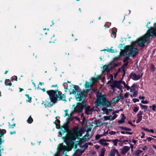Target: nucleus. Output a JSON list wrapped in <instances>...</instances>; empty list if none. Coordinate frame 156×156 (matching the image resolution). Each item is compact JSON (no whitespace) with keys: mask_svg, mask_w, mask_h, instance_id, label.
I'll return each mask as SVG.
<instances>
[{"mask_svg":"<svg viewBox=\"0 0 156 156\" xmlns=\"http://www.w3.org/2000/svg\"><path fill=\"white\" fill-rule=\"evenodd\" d=\"M121 98V96L119 95L117 97L114 98L113 99V102L115 103H117L119 99Z\"/></svg>","mask_w":156,"mask_h":156,"instance_id":"19","label":"nucleus"},{"mask_svg":"<svg viewBox=\"0 0 156 156\" xmlns=\"http://www.w3.org/2000/svg\"><path fill=\"white\" fill-rule=\"evenodd\" d=\"M119 111H120V110H117V111H115L114 112H112V114L113 115H116L115 113H118Z\"/></svg>","mask_w":156,"mask_h":156,"instance_id":"50","label":"nucleus"},{"mask_svg":"<svg viewBox=\"0 0 156 156\" xmlns=\"http://www.w3.org/2000/svg\"><path fill=\"white\" fill-rule=\"evenodd\" d=\"M128 123L130 125H131V126H134V127L135 126L134 125H133V124L131 122H128Z\"/></svg>","mask_w":156,"mask_h":156,"instance_id":"56","label":"nucleus"},{"mask_svg":"<svg viewBox=\"0 0 156 156\" xmlns=\"http://www.w3.org/2000/svg\"><path fill=\"white\" fill-rule=\"evenodd\" d=\"M142 149L144 151L147 150L148 148L146 146H145L144 147L142 148Z\"/></svg>","mask_w":156,"mask_h":156,"instance_id":"51","label":"nucleus"},{"mask_svg":"<svg viewBox=\"0 0 156 156\" xmlns=\"http://www.w3.org/2000/svg\"><path fill=\"white\" fill-rule=\"evenodd\" d=\"M90 81H91L90 82V83H91L92 85L95 83L96 82L98 81V79L97 78H92Z\"/></svg>","mask_w":156,"mask_h":156,"instance_id":"21","label":"nucleus"},{"mask_svg":"<svg viewBox=\"0 0 156 156\" xmlns=\"http://www.w3.org/2000/svg\"><path fill=\"white\" fill-rule=\"evenodd\" d=\"M120 84H123L124 85V87H126V86L127 85L126 84L125 82V81H120Z\"/></svg>","mask_w":156,"mask_h":156,"instance_id":"36","label":"nucleus"},{"mask_svg":"<svg viewBox=\"0 0 156 156\" xmlns=\"http://www.w3.org/2000/svg\"><path fill=\"white\" fill-rule=\"evenodd\" d=\"M139 98L140 99H144V96H140L139 97Z\"/></svg>","mask_w":156,"mask_h":156,"instance_id":"62","label":"nucleus"},{"mask_svg":"<svg viewBox=\"0 0 156 156\" xmlns=\"http://www.w3.org/2000/svg\"><path fill=\"white\" fill-rule=\"evenodd\" d=\"M112 141L113 142V143H114V144L115 146H117L118 142V140L117 139H114L113 140H112Z\"/></svg>","mask_w":156,"mask_h":156,"instance_id":"29","label":"nucleus"},{"mask_svg":"<svg viewBox=\"0 0 156 156\" xmlns=\"http://www.w3.org/2000/svg\"><path fill=\"white\" fill-rule=\"evenodd\" d=\"M128 93H126L125 94V95H124V96L125 98H127L128 96Z\"/></svg>","mask_w":156,"mask_h":156,"instance_id":"59","label":"nucleus"},{"mask_svg":"<svg viewBox=\"0 0 156 156\" xmlns=\"http://www.w3.org/2000/svg\"><path fill=\"white\" fill-rule=\"evenodd\" d=\"M126 133L128 134L131 135L132 133V132H126Z\"/></svg>","mask_w":156,"mask_h":156,"instance_id":"63","label":"nucleus"},{"mask_svg":"<svg viewBox=\"0 0 156 156\" xmlns=\"http://www.w3.org/2000/svg\"><path fill=\"white\" fill-rule=\"evenodd\" d=\"M68 110L67 109L65 110V114L64 115V117H66L67 116H68L69 117L70 116V115L68 114Z\"/></svg>","mask_w":156,"mask_h":156,"instance_id":"30","label":"nucleus"},{"mask_svg":"<svg viewBox=\"0 0 156 156\" xmlns=\"http://www.w3.org/2000/svg\"><path fill=\"white\" fill-rule=\"evenodd\" d=\"M95 103L97 108H99V106L101 105L108 107L109 106L111 103L106 99L105 95H102L100 97L97 98Z\"/></svg>","mask_w":156,"mask_h":156,"instance_id":"4","label":"nucleus"},{"mask_svg":"<svg viewBox=\"0 0 156 156\" xmlns=\"http://www.w3.org/2000/svg\"><path fill=\"white\" fill-rule=\"evenodd\" d=\"M83 132L81 129L77 127L73 128L72 131L68 132L66 136L62 137V138L64 140L67 146L63 145L61 144L58 145V154H55V156H66L65 154L60 155V152H62L64 153L65 151H70L73 148L74 143V141L77 138L79 140L80 142H83L88 140L90 138L89 135L87 134L82 138L81 136Z\"/></svg>","mask_w":156,"mask_h":156,"instance_id":"1","label":"nucleus"},{"mask_svg":"<svg viewBox=\"0 0 156 156\" xmlns=\"http://www.w3.org/2000/svg\"><path fill=\"white\" fill-rule=\"evenodd\" d=\"M112 110V109H107L106 110V112H105V114L107 115H108V113L109 112H110Z\"/></svg>","mask_w":156,"mask_h":156,"instance_id":"44","label":"nucleus"},{"mask_svg":"<svg viewBox=\"0 0 156 156\" xmlns=\"http://www.w3.org/2000/svg\"><path fill=\"white\" fill-rule=\"evenodd\" d=\"M54 91L55 92L56 95V99L57 100V98L58 100H62L63 101H66L65 96L64 94H62V93L61 92L58 91V90L55 91Z\"/></svg>","mask_w":156,"mask_h":156,"instance_id":"6","label":"nucleus"},{"mask_svg":"<svg viewBox=\"0 0 156 156\" xmlns=\"http://www.w3.org/2000/svg\"><path fill=\"white\" fill-rule=\"evenodd\" d=\"M5 83L6 86H11L12 85V83L9 80H6Z\"/></svg>","mask_w":156,"mask_h":156,"instance_id":"23","label":"nucleus"},{"mask_svg":"<svg viewBox=\"0 0 156 156\" xmlns=\"http://www.w3.org/2000/svg\"><path fill=\"white\" fill-rule=\"evenodd\" d=\"M142 152V151L140 150H138L137 151L136 153V155L137 156H138L139 154L141 153Z\"/></svg>","mask_w":156,"mask_h":156,"instance_id":"33","label":"nucleus"},{"mask_svg":"<svg viewBox=\"0 0 156 156\" xmlns=\"http://www.w3.org/2000/svg\"><path fill=\"white\" fill-rule=\"evenodd\" d=\"M15 124H14L13 125H10V127L11 128H13L15 126Z\"/></svg>","mask_w":156,"mask_h":156,"instance_id":"57","label":"nucleus"},{"mask_svg":"<svg viewBox=\"0 0 156 156\" xmlns=\"http://www.w3.org/2000/svg\"><path fill=\"white\" fill-rule=\"evenodd\" d=\"M153 139L151 138V137H148L147 138V141H148V142H150V141L152 140Z\"/></svg>","mask_w":156,"mask_h":156,"instance_id":"54","label":"nucleus"},{"mask_svg":"<svg viewBox=\"0 0 156 156\" xmlns=\"http://www.w3.org/2000/svg\"><path fill=\"white\" fill-rule=\"evenodd\" d=\"M143 75V73H141L140 75H136L135 73H131L130 74V77L133 80H137L141 78Z\"/></svg>","mask_w":156,"mask_h":156,"instance_id":"8","label":"nucleus"},{"mask_svg":"<svg viewBox=\"0 0 156 156\" xmlns=\"http://www.w3.org/2000/svg\"><path fill=\"white\" fill-rule=\"evenodd\" d=\"M129 57H126V58L124 60V64L123 66L124 67L126 66L128 64V60L129 59Z\"/></svg>","mask_w":156,"mask_h":156,"instance_id":"17","label":"nucleus"},{"mask_svg":"<svg viewBox=\"0 0 156 156\" xmlns=\"http://www.w3.org/2000/svg\"><path fill=\"white\" fill-rule=\"evenodd\" d=\"M122 117L121 119L120 120H119L118 121V123L119 124H122L125 122V120L126 119V118L125 115L123 114H121Z\"/></svg>","mask_w":156,"mask_h":156,"instance_id":"16","label":"nucleus"},{"mask_svg":"<svg viewBox=\"0 0 156 156\" xmlns=\"http://www.w3.org/2000/svg\"><path fill=\"white\" fill-rule=\"evenodd\" d=\"M81 117L82 118H83V120H82V122H83V123L85 121V117H84V115L83 114H81Z\"/></svg>","mask_w":156,"mask_h":156,"instance_id":"45","label":"nucleus"},{"mask_svg":"<svg viewBox=\"0 0 156 156\" xmlns=\"http://www.w3.org/2000/svg\"><path fill=\"white\" fill-rule=\"evenodd\" d=\"M110 76H111V79L109 81H108V82L107 83L108 84L109 83H111L112 81H113V76L112 75H111Z\"/></svg>","mask_w":156,"mask_h":156,"instance_id":"35","label":"nucleus"},{"mask_svg":"<svg viewBox=\"0 0 156 156\" xmlns=\"http://www.w3.org/2000/svg\"><path fill=\"white\" fill-rule=\"evenodd\" d=\"M139 105L141 107L145 109H147V106L146 105H142V104L140 103L139 104Z\"/></svg>","mask_w":156,"mask_h":156,"instance_id":"32","label":"nucleus"},{"mask_svg":"<svg viewBox=\"0 0 156 156\" xmlns=\"http://www.w3.org/2000/svg\"><path fill=\"white\" fill-rule=\"evenodd\" d=\"M75 112V110H73L72 112L70 114V116H71Z\"/></svg>","mask_w":156,"mask_h":156,"instance_id":"60","label":"nucleus"},{"mask_svg":"<svg viewBox=\"0 0 156 156\" xmlns=\"http://www.w3.org/2000/svg\"><path fill=\"white\" fill-rule=\"evenodd\" d=\"M102 136V135H96L95 136V139L96 140H98V139L99 138H100V137Z\"/></svg>","mask_w":156,"mask_h":156,"instance_id":"46","label":"nucleus"},{"mask_svg":"<svg viewBox=\"0 0 156 156\" xmlns=\"http://www.w3.org/2000/svg\"><path fill=\"white\" fill-rule=\"evenodd\" d=\"M79 107H80V109L78 111L80 112L83 109V106L80 103L78 104V105L76 106V110Z\"/></svg>","mask_w":156,"mask_h":156,"instance_id":"18","label":"nucleus"},{"mask_svg":"<svg viewBox=\"0 0 156 156\" xmlns=\"http://www.w3.org/2000/svg\"><path fill=\"white\" fill-rule=\"evenodd\" d=\"M132 142L134 144H135L136 142V141L134 140H132Z\"/></svg>","mask_w":156,"mask_h":156,"instance_id":"61","label":"nucleus"},{"mask_svg":"<svg viewBox=\"0 0 156 156\" xmlns=\"http://www.w3.org/2000/svg\"><path fill=\"white\" fill-rule=\"evenodd\" d=\"M133 101L134 103H135L136 102H138L139 100L137 98H134L133 99Z\"/></svg>","mask_w":156,"mask_h":156,"instance_id":"48","label":"nucleus"},{"mask_svg":"<svg viewBox=\"0 0 156 156\" xmlns=\"http://www.w3.org/2000/svg\"><path fill=\"white\" fill-rule=\"evenodd\" d=\"M84 152V150L80 151L79 149L76 150V152L74 154V156H80L82 153Z\"/></svg>","mask_w":156,"mask_h":156,"instance_id":"15","label":"nucleus"},{"mask_svg":"<svg viewBox=\"0 0 156 156\" xmlns=\"http://www.w3.org/2000/svg\"><path fill=\"white\" fill-rule=\"evenodd\" d=\"M146 37L145 35L139 38L136 41L132 42L131 45L126 46L125 49L126 54L129 56H131L133 57L135 56L138 54V50L137 49L134 48L133 46L135 45L137 43L140 46L144 47V45L143 46H140L139 45V41L141 40L140 42H142L144 38ZM144 43H145L144 44Z\"/></svg>","mask_w":156,"mask_h":156,"instance_id":"2","label":"nucleus"},{"mask_svg":"<svg viewBox=\"0 0 156 156\" xmlns=\"http://www.w3.org/2000/svg\"><path fill=\"white\" fill-rule=\"evenodd\" d=\"M137 120L136 121V123H139L141 121L142 119V116H137Z\"/></svg>","mask_w":156,"mask_h":156,"instance_id":"26","label":"nucleus"},{"mask_svg":"<svg viewBox=\"0 0 156 156\" xmlns=\"http://www.w3.org/2000/svg\"><path fill=\"white\" fill-rule=\"evenodd\" d=\"M107 109L105 108H102V110L103 111H105V112H106V110H107Z\"/></svg>","mask_w":156,"mask_h":156,"instance_id":"64","label":"nucleus"},{"mask_svg":"<svg viewBox=\"0 0 156 156\" xmlns=\"http://www.w3.org/2000/svg\"><path fill=\"white\" fill-rule=\"evenodd\" d=\"M92 126L90 125V126H89V128H87V131L89 132V131H91V129L92 128Z\"/></svg>","mask_w":156,"mask_h":156,"instance_id":"42","label":"nucleus"},{"mask_svg":"<svg viewBox=\"0 0 156 156\" xmlns=\"http://www.w3.org/2000/svg\"><path fill=\"white\" fill-rule=\"evenodd\" d=\"M84 86L86 88H89L91 86L92 84L91 83H89L88 82L86 81Z\"/></svg>","mask_w":156,"mask_h":156,"instance_id":"24","label":"nucleus"},{"mask_svg":"<svg viewBox=\"0 0 156 156\" xmlns=\"http://www.w3.org/2000/svg\"><path fill=\"white\" fill-rule=\"evenodd\" d=\"M116 32L115 30L114 29H112V34H115Z\"/></svg>","mask_w":156,"mask_h":156,"instance_id":"55","label":"nucleus"},{"mask_svg":"<svg viewBox=\"0 0 156 156\" xmlns=\"http://www.w3.org/2000/svg\"><path fill=\"white\" fill-rule=\"evenodd\" d=\"M103 71H107L108 72L111 69V66L109 65H105L101 67Z\"/></svg>","mask_w":156,"mask_h":156,"instance_id":"12","label":"nucleus"},{"mask_svg":"<svg viewBox=\"0 0 156 156\" xmlns=\"http://www.w3.org/2000/svg\"><path fill=\"white\" fill-rule=\"evenodd\" d=\"M139 109V108L137 107H135L134 109H133V111L135 112H136L138 111Z\"/></svg>","mask_w":156,"mask_h":156,"instance_id":"40","label":"nucleus"},{"mask_svg":"<svg viewBox=\"0 0 156 156\" xmlns=\"http://www.w3.org/2000/svg\"><path fill=\"white\" fill-rule=\"evenodd\" d=\"M150 108H151L154 111H156V106L155 105L153 104L152 105V106H150Z\"/></svg>","mask_w":156,"mask_h":156,"instance_id":"28","label":"nucleus"},{"mask_svg":"<svg viewBox=\"0 0 156 156\" xmlns=\"http://www.w3.org/2000/svg\"><path fill=\"white\" fill-rule=\"evenodd\" d=\"M141 129H143V130H144V131H147L149 132V130L147 128H145L144 127H142Z\"/></svg>","mask_w":156,"mask_h":156,"instance_id":"52","label":"nucleus"},{"mask_svg":"<svg viewBox=\"0 0 156 156\" xmlns=\"http://www.w3.org/2000/svg\"><path fill=\"white\" fill-rule=\"evenodd\" d=\"M122 129L124 130H127V131H130L131 130V129L130 128H126V127H122Z\"/></svg>","mask_w":156,"mask_h":156,"instance_id":"39","label":"nucleus"},{"mask_svg":"<svg viewBox=\"0 0 156 156\" xmlns=\"http://www.w3.org/2000/svg\"><path fill=\"white\" fill-rule=\"evenodd\" d=\"M145 35L146 37L144 38L142 42H140L141 40L139 41V45L140 46H143L144 43L148 40L150 36H156V27L155 28H152L149 30Z\"/></svg>","mask_w":156,"mask_h":156,"instance_id":"5","label":"nucleus"},{"mask_svg":"<svg viewBox=\"0 0 156 156\" xmlns=\"http://www.w3.org/2000/svg\"><path fill=\"white\" fill-rule=\"evenodd\" d=\"M117 117V115H113V116H112L111 115H110L108 116V118L109 119V120L112 121L114 120Z\"/></svg>","mask_w":156,"mask_h":156,"instance_id":"20","label":"nucleus"},{"mask_svg":"<svg viewBox=\"0 0 156 156\" xmlns=\"http://www.w3.org/2000/svg\"><path fill=\"white\" fill-rule=\"evenodd\" d=\"M94 147L96 149H98L99 148V146L97 145H95Z\"/></svg>","mask_w":156,"mask_h":156,"instance_id":"58","label":"nucleus"},{"mask_svg":"<svg viewBox=\"0 0 156 156\" xmlns=\"http://www.w3.org/2000/svg\"><path fill=\"white\" fill-rule=\"evenodd\" d=\"M93 108L90 106L87 107L85 109V113L87 115H91L92 114L93 110Z\"/></svg>","mask_w":156,"mask_h":156,"instance_id":"9","label":"nucleus"},{"mask_svg":"<svg viewBox=\"0 0 156 156\" xmlns=\"http://www.w3.org/2000/svg\"><path fill=\"white\" fill-rule=\"evenodd\" d=\"M110 86L111 87V88L113 90H114V88L115 87H116L120 90L122 89V87L121 86L120 81H114L113 83V84L111 85Z\"/></svg>","mask_w":156,"mask_h":156,"instance_id":"7","label":"nucleus"},{"mask_svg":"<svg viewBox=\"0 0 156 156\" xmlns=\"http://www.w3.org/2000/svg\"><path fill=\"white\" fill-rule=\"evenodd\" d=\"M150 69H151V70L152 71H153L154 70L155 68L154 66L153 65H151V66Z\"/></svg>","mask_w":156,"mask_h":156,"instance_id":"34","label":"nucleus"},{"mask_svg":"<svg viewBox=\"0 0 156 156\" xmlns=\"http://www.w3.org/2000/svg\"><path fill=\"white\" fill-rule=\"evenodd\" d=\"M124 88H126L127 90H130V87L128 85H126Z\"/></svg>","mask_w":156,"mask_h":156,"instance_id":"49","label":"nucleus"},{"mask_svg":"<svg viewBox=\"0 0 156 156\" xmlns=\"http://www.w3.org/2000/svg\"><path fill=\"white\" fill-rule=\"evenodd\" d=\"M138 86L136 83H133L130 87V92L134 91L136 88H138Z\"/></svg>","mask_w":156,"mask_h":156,"instance_id":"14","label":"nucleus"},{"mask_svg":"<svg viewBox=\"0 0 156 156\" xmlns=\"http://www.w3.org/2000/svg\"><path fill=\"white\" fill-rule=\"evenodd\" d=\"M141 102L142 103L144 104H147L148 103V102L147 101L145 100H142L141 101Z\"/></svg>","mask_w":156,"mask_h":156,"instance_id":"47","label":"nucleus"},{"mask_svg":"<svg viewBox=\"0 0 156 156\" xmlns=\"http://www.w3.org/2000/svg\"><path fill=\"white\" fill-rule=\"evenodd\" d=\"M47 93L49 96V98L42 101V104L45 108L51 107L56 101L55 97L56 94L54 90H52L47 91Z\"/></svg>","mask_w":156,"mask_h":156,"instance_id":"3","label":"nucleus"},{"mask_svg":"<svg viewBox=\"0 0 156 156\" xmlns=\"http://www.w3.org/2000/svg\"><path fill=\"white\" fill-rule=\"evenodd\" d=\"M130 149V147L128 146H124L122 149L121 153L122 154H125Z\"/></svg>","mask_w":156,"mask_h":156,"instance_id":"11","label":"nucleus"},{"mask_svg":"<svg viewBox=\"0 0 156 156\" xmlns=\"http://www.w3.org/2000/svg\"><path fill=\"white\" fill-rule=\"evenodd\" d=\"M28 123H31L33 121V119L30 116L28 118V120L27 121Z\"/></svg>","mask_w":156,"mask_h":156,"instance_id":"27","label":"nucleus"},{"mask_svg":"<svg viewBox=\"0 0 156 156\" xmlns=\"http://www.w3.org/2000/svg\"><path fill=\"white\" fill-rule=\"evenodd\" d=\"M116 133L115 132H114V131H110L109 132V133L110 135H111L115 134Z\"/></svg>","mask_w":156,"mask_h":156,"instance_id":"43","label":"nucleus"},{"mask_svg":"<svg viewBox=\"0 0 156 156\" xmlns=\"http://www.w3.org/2000/svg\"><path fill=\"white\" fill-rule=\"evenodd\" d=\"M106 51H107L108 52H110L111 53H114L115 52L114 50L113 49H109L108 50H106Z\"/></svg>","mask_w":156,"mask_h":156,"instance_id":"41","label":"nucleus"},{"mask_svg":"<svg viewBox=\"0 0 156 156\" xmlns=\"http://www.w3.org/2000/svg\"><path fill=\"white\" fill-rule=\"evenodd\" d=\"M26 96L28 99V100H27V101L29 102L30 101V100L31 99V97H30L29 96L28 94H26Z\"/></svg>","mask_w":156,"mask_h":156,"instance_id":"37","label":"nucleus"},{"mask_svg":"<svg viewBox=\"0 0 156 156\" xmlns=\"http://www.w3.org/2000/svg\"><path fill=\"white\" fill-rule=\"evenodd\" d=\"M141 134H142V136H141L140 137L141 138H143L144 137L145 133L144 132H142Z\"/></svg>","mask_w":156,"mask_h":156,"instance_id":"53","label":"nucleus"},{"mask_svg":"<svg viewBox=\"0 0 156 156\" xmlns=\"http://www.w3.org/2000/svg\"><path fill=\"white\" fill-rule=\"evenodd\" d=\"M143 114V112L141 111H139L137 115V116H142V115Z\"/></svg>","mask_w":156,"mask_h":156,"instance_id":"38","label":"nucleus"},{"mask_svg":"<svg viewBox=\"0 0 156 156\" xmlns=\"http://www.w3.org/2000/svg\"><path fill=\"white\" fill-rule=\"evenodd\" d=\"M102 120H103L104 121H105L106 120H109L108 116H104L103 118L102 119Z\"/></svg>","mask_w":156,"mask_h":156,"instance_id":"31","label":"nucleus"},{"mask_svg":"<svg viewBox=\"0 0 156 156\" xmlns=\"http://www.w3.org/2000/svg\"><path fill=\"white\" fill-rule=\"evenodd\" d=\"M106 141L104 139H101L99 141V143L102 146H107L108 144L106 142Z\"/></svg>","mask_w":156,"mask_h":156,"instance_id":"13","label":"nucleus"},{"mask_svg":"<svg viewBox=\"0 0 156 156\" xmlns=\"http://www.w3.org/2000/svg\"><path fill=\"white\" fill-rule=\"evenodd\" d=\"M105 151V149L104 148H102L99 156H104Z\"/></svg>","mask_w":156,"mask_h":156,"instance_id":"22","label":"nucleus"},{"mask_svg":"<svg viewBox=\"0 0 156 156\" xmlns=\"http://www.w3.org/2000/svg\"><path fill=\"white\" fill-rule=\"evenodd\" d=\"M64 130H63L62 129H61L60 132V134L61 135H62V134H63L64 133H65L67 130V128L66 127H64Z\"/></svg>","mask_w":156,"mask_h":156,"instance_id":"25","label":"nucleus"},{"mask_svg":"<svg viewBox=\"0 0 156 156\" xmlns=\"http://www.w3.org/2000/svg\"><path fill=\"white\" fill-rule=\"evenodd\" d=\"M119 153L118 151L115 148H112L111 150L110 156H115V154H118Z\"/></svg>","mask_w":156,"mask_h":156,"instance_id":"10","label":"nucleus"}]
</instances>
